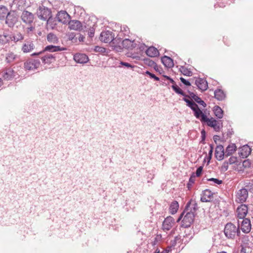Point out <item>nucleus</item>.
<instances>
[{"instance_id": "nucleus-1", "label": "nucleus", "mask_w": 253, "mask_h": 253, "mask_svg": "<svg viewBox=\"0 0 253 253\" xmlns=\"http://www.w3.org/2000/svg\"><path fill=\"white\" fill-rule=\"evenodd\" d=\"M182 100L186 103V105L193 111L194 116L199 119L203 125L206 124L208 126L212 127L215 131H219L222 127V121H217L212 117L208 118L194 101L185 98H183Z\"/></svg>"}, {"instance_id": "nucleus-2", "label": "nucleus", "mask_w": 253, "mask_h": 253, "mask_svg": "<svg viewBox=\"0 0 253 253\" xmlns=\"http://www.w3.org/2000/svg\"><path fill=\"white\" fill-rule=\"evenodd\" d=\"M224 234L228 239H234L236 236H239L240 231L239 226L236 227L234 224L227 223L224 229Z\"/></svg>"}, {"instance_id": "nucleus-3", "label": "nucleus", "mask_w": 253, "mask_h": 253, "mask_svg": "<svg viewBox=\"0 0 253 253\" xmlns=\"http://www.w3.org/2000/svg\"><path fill=\"white\" fill-rule=\"evenodd\" d=\"M56 54H50L45 53L43 51H40L38 52H34L31 54L32 56L39 55L40 58L41 59L42 63L43 64L49 65L52 63L56 61V57L57 55Z\"/></svg>"}, {"instance_id": "nucleus-4", "label": "nucleus", "mask_w": 253, "mask_h": 253, "mask_svg": "<svg viewBox=\"0 0 253 253\" xmlns=\"http://www.w3.org/2000/svg\"><path fill=\"white\" fill-rule=\"evenodd\" d=\"M37 13L39 18L43 20H47L49 23L52 20L51 10L43 5L39 6Z\"/></svg>"}, {"instance_id": "nucleus-5", "label": "nucleus", "mask_w": 253, "mask_h": 253, "mask_svg": "<svg viewBox=\"0 0 253 253\" xmlns=\"http://www.w3.org/2000/svg\"><path fill=\"white\" fill-rule=\"evenodd\" d=\"M5 23L7 26L13 28L18 21V16L14 11H10L6 16Z\"/></svg>"}, {"instance_id": "nucleus-6", "label": "nucleus", "mask_w": 253, "mask_h": 253, "mask_svg": "<svg viewBox=\"0 0 253 253\" xmlns=\"http://www.w3.org/2000/svg\"><path fill=\"white\" fill-rule=\"evenodd\" d=\"M40 64L41 62L39 59L29 58L24 62V67L26 70H33L37 69Z\"/></svg>"}, {"instance_id": "nucleus-7", "label": "nucleus", "mask_w": 253, "mask_h": 253, "mask_svg": "<svg viewBox=\"0 0 253 253\" xmlns=\"http://www.w3.org/2000/svg\"><path fill=\"white\" fill-rule=\"evenodd\" d=\"M194 213L192 211V210L187 212L182 220L181 226L184 228H188L190 227L194 221Z\"/></svg>"}, {"instance_id": "nucleus-8", "label": "nucleus", "mask_w": 253, "mask_h": 253, "mask_svg": "<svg viewBox=\"0 0 253 253\" xmlns=\"http://www.w3.org/2000/svg\"><path fill=\"white\" fill-rule=\"evenodd\" d=\"M248 189L242 188L239 190L236 193V201L238 203H243L245 202L248 197Z\"/></svg>"}, {"instance_id": "nucleus-9", "label": "nucleus", "mask_w": 253, "mask_h": 253, "mask_svg": "<svg viewBox=\"0 0 253 253\" xmlns=\"http://www.w3.org/2000/svg\"><path fill=\"white\" fill-rule=\"evenodd\" d=\"M114 35L110 31H102L100 35V40L105 43H110L113 40Z\"/></svg>"}, {"instance_id": "nucleus-10", "label": "nucleus", "mask_w": 253, "mask_h": 253, "mask_svg": "<svg viewBox=\"0 0 253 253\" xmlns=\"http://www.w3.org/2000/svg\"><path fill=\"white\" fill-rule=\"evenodd\" d=\"M71 18L68 13L64 10H61L57 13L55 18V20L63 24L66 23Z\"/></svg>"}, {"instance_id": "nucleus-11", "label": "nucleus", "mask_w": 253, "mask_h": 253, "mask_svg": "<svg viewBox=\"0 0 253 253\" xmlns=\"http://www.w3.org/2000/svg\"><path fill=\"white\" fill-rule=\"evenodd\" d=\"M21 18L24 23L27 24H31L33 22L34 16L32 13L27 10H24L21 14Z\"/></svg>"}, {"instance_id": "nucleus-12", "label": "nucleus", "mask_w": 253, "mask_h": 253, "mask_svg": "<svg viewBox=\"0 0 253 253\" xmlns=\"http://www.w3.org/2000/svg\"><path fill=\"white\" fill-rule=\"evenodd\" d=\"M198 89L202 92L206 90L208 87V84L207 80L204 78H197L195 82Z\"/></svg>"}, {"instance_id": "nucleus-13", "label": "nucleus", "mask_w": 253, "mask_h": 253, "mask_svg": "<svg viewBox=\"0 0 253 253\" xmlns=\"http://www.w3.org/2000/svg\"><path fill=\"white\" fill-rule=\"evenodd\" d=\"M137 44L135 41H131L128 39H125L122 42V47L127 50H132L137 47Z\"/></svg>"}, {"instance_id": "nucleus-14", "label": "nucleus", "mask_w": 253, "mask_h": 253, "mask_svg": "<svg viewBox=\"0 0 253 253\" xmlns=\"http://www.w3.org/2000/svg\"><path fill=\"white\" fill-rule=\"evenodd\" d=\"M252 150V148L248 145H244L239 148V155L242 158H247L251 154Z\"/></svg>"}, {"instance_id": "nucleus-15", "label": "nucleus", "mask_w": 253, "mask_h": 253, "mask_svg": "<svg viewBox=\"0 0 253 253\" xmlns=\"http://www.w3.org/2000/svg\"><path fill=\"white\" fill-rule=\"evenodd\" d=\"M215 157L218 161H221L225 156L224 147L222 145H217L215 150Z\"/></svg>"}, {"instance_id": "nucleus-16", "label": "nucleus", "mask_w": 253, "mask_h": 253, "mask_svg": "<svg viewBox=\"0 0 253 253\" xmlns=\"http://www.w3.org/2000/svg\"><path fill=\"white\" fill-rule=\"evenodd\" d=\"M74 60L77 63L84 64L88 61L89 59L86 54L77 53L74 55Z\"/></svg>"}, {"instance_id": "nucleus-17", "label": "nucleus", "mask_w": 253, "mask_h": 253, "mask_svg": "<svg viewBox=\"0 0 253 253\" xmlns=\"http://www.w3.org/2000/svg\"><path fill=\"white\" fill-rule=\"evenodd\" d=\"M248 207L245 204H241L238 207L236 212L237 213L238 217L240 219H243L246 216L248 213Z\"/></svg>"}, {"instance_id": "nucleus-18", "label": "nucleus", "mask_w": 253, "mask_h": 253, "mask_svg": "<svg viewBox=\"0 0 253 253\" xmlns=\"http://www.w3.org/2000/svg\"><path fill=\"white\" fill-rule=\"evenodd\" d=\"M69 27L70 29L81 31L83 30V24L79 20H70L69 23Z\"/></svg>"}, {"instance_id": "nucleus-19", "label": "nucleus", "mask_w": 253, "mask_h": 253, "mask_svg": "<svg viewBox=\"0 0 253 253\" xmlns=\"http://www.w3.org/2000/svg\"><path fill=\"white\" fill-rule=\"evenodd\" d=\"M241 222V230L245 233H248L251 230V221L249 218H244Z\"/></svg>"}, {"instance_id": "nucleus-20", "label": "nucleus", "mask_w": 253, "mask_h": 253, "mask_svg": "<svg viewBox=\"0 0 253 253\" xmlns=\"http://www.w3.org/2000/svg\"><path fill=\"white\" fill-rule=\"evenodd\" d=\"M213 193L209 189L203 190L201 194V201L202 202H210L211 198L213 197Z\"/></svg>"}, {"instance_id": "nucleus-21", "label": "nucleus", "mask_w": 253, "mask_h": 253, "mask_svg": "<svg viewBox=\"0 0 253 253\" xmlns=\"http://www.w3.org/2000/svg\"><path fill=\"white\" fill-rule=\"evenodd\" d=\"M174 222V218L170 216H168L165 219L163 222V228L164 230H169L173 226Z\"/></svg>"}, {"instance_id": "nucleus-22", "label": "nucleus", "mask_w": 253, "mask_h": 253, "mask_svg": "<svg viewBox=\"0 0 253 253\" xmlns=\"http://www.w3.org/2000/svg\"><path fill=\"white\" fill-rule=\"evenodd\" d=\"M189 95H188L187 97H189L194 100L196 103H198L200 105L202 106L204 108L207 106L206 103L202 99L199 97L197 95L195 94L193 92H192L189 90H187Z\"/></svg>"}, {"instance_id": "nucleus-23", "label": "nucleus", "mask_w": 253, "mask_h": 253, "mask_svg": "<svg viewBox=\"0 0 253 253\" xmlns=\"http://www.w3.org/2000/svg\"><path fill=\"white\" fill-rule=\"evenodd\" d=\"M16 76V72L11 68L5 69L3 74L4 80L8 81L13 79Z\"/></svg>"}, {"instance_id": "nucleus-24", "label": "nucleus", "mask_w": 253, "mask_h": 253, "mask_svg": "<svg viewBox=\"0 0 253 253\" xmlns=\"http://www.w3.org/2000/svg\"><path fill=\"white\" fill-rule=\"evenodd\" d=\"M161 62L165 67L168 68H171L174 66L172 59L166 55H164L161 57Z\"/></svg>"}, {"instance_id": "nucleus-25", "label": "nucleus", "mask_w": 253, "mask_h": 253, "mask_svg": "<svg viewBox=\"0 0 253 253\" xmlns=\"http://www.w3.org/2000/svg\"><path fill=\"white\" fill-rule=\"evenodd\" d=\"M66 49V48L60 47V46L53 45H48L46 46L43 50L42 51H43L45 52L46 51H49L50 52H56V51H64Z\"/></svg>"}, {"instance_id": "nucleus-26", "label": "nucleus", "mask_w": 253, "mask_h": 253, "mask_svg": "<svg viewBox=\"0 0 253 253\" xmlns=\"http://www.w3.org/2000/svg\"><path fill=\"white\" fill-rule=\"evenodd\" d=\"M35 48V45L33 42L31 41H25V43L23 44L22 50L24 53H27L31 51Z\"/></svg>"}, {"instance_id": "nucleus-27", "label": "nucleus", "mask_w": 253, "mask_h": 253, "mask_svg": "<svg viewBox=\"0 0 253 253\" xmlns=\"http://www.w3.org/2000/svg\"><path fill=\"white\" fill-rule=\"evenodd\" d=\"M123 40L120 37H117L115 38L113 37V40L112 41V44L114 47V49L116 50H120L122 49V42Z\"/></svg>"}, {"instance_id": "nucleus-28", "label": "nucleus", "mask_w": 253, "mask_h": 253, "mask_svg": "<svg viewBox=\"0 0 253 253\" xmlns=\"http://www.w3.org/2000/svg\"><path fill=\"white\" fill-rule=\"evenodd\" d=\"M145 53L148 56L150 57H157L159 55L158 50L153 46L148 47L145 50Z\"/></svg>"}, {"instance_id": "nucleus-29", "label": "nucleus", "mask_w": 253, "mask_h": 253, "mask_svg": "<svg viewBox=\"0 0 253 253\" xmlns=\"http://www.w3.org/2000/svg\"><path fill=\"white\" fill-rule=\"evenodd\" d=\"M214 96L218 101H222L226 98V94L221 89H217L214 91Z\"/></svg>"}, {"instance_id": "nucleus-30", "label": "nucleus", "mask_w": 253, "mask_h": 253, "mask_svg": "<svg viewBox=\"0 0 253 253\" xmlns=\"http://www.w3.org/2000/svg\"><path fill=\"white\" fill-rule=\"evenodd\" d=\"M237 149V147L236 144L234 143H232L231 144L229 145L226 148L225 153V157H227L230 155H231Z\"/></svg>"}, {"instance_id": "nucleus-31", "label": "nucleus", "mask_w": 253, "mask_h": 253, "mask_svg": "<svg viewBox=\"0 0 253 253\" xmlns=\"http://www.w3.org/2000/svg\"><path fill=\"white\" fill-rule=\"evenodd\" d=\"M212 111L214 115L217 119H222L223 117V111L218 106H214L213 108Z\"/></svg>"}, {"instance_id": "nucleus-32", "label": "nucleus", "mask_w": 253, "mask_h": 253, "mask_svg": "<svg viewBox=\"0 0 253 253\" xmlns=\"http://www.w3.org/2000/svg\"><path fill=\"white\" fill-rule=\"evenodd\" d=\"M192 206V208L191 210L194 213L198 209V204L195 201H193L191 199L188 203L186 204V205L185 208V210H188L189 207L190 206Z\"/></svg>"}, {"instance_id": "nucleus-33", "label": "nucleus", "mask_w": 253, "mask_h": 253, "mask_svg": "<svg viewBox=\"0 0 253 253\" xmlns=\"http://www.w3.org/2000/svg\"><path fill=\"white\" fill-rule=\"evenodd\" d=\"M179 208L178 203L176 201H173L169 206V211L171 214H175Z\"/></svg>"}, {"instance_id": "nucleus-34", "label": "nucleus", "mask_w": 253, "mask_h": 253, "mask_svg": "<svg viewBox=\"0 0 253 253\" xmlns=\"http://www.w3.org/2000/svg\"><path fill=\"white\" fill-rule=\"evenodd\" d=\"M9 38H10V41L11 40L14 41V42H17L18 41L23 40L24 39V36L20 33L17 32L12 36L9 35Z\"/></svg>"}, {"instance_id": "nucleus-35", "label": "nucleus", "mask_w": 253, "mask_h": 253, "mask_svg": "<svg viewBox=\"0 0 253 253\" xmlns=\"http://www.w3.org/2000/svg\"><path fill=\"white\" fill-rule=\"evenodd\" d=\"M9 12L6 6L0 5V20H4Z\"/></svg>"}, {"instance_id": "nucleus-36", "label": "nucleus", "mask_w": 253, "mask_h": 253, "mask_svg": "<svg viewBox=\"0 0 253 253\" xmlns=\"http://www.w3.org/2000/svg\"><path fill=\"white\" fill-rule=\"evenodd\" d=\"M171 88L175 93H176L178 94L181 95L182 96L184 97V98L187 99L186 97H188V95H186L185 93L176 84H174V85H172Z\"/></svg>"}, {"instance_id": "nucleus-37", "label": "nucleus", "mask_w": 253, "mask_h": 253, "mask_svg": "<svg viewBox=\"0 0 253 253\" xmlns=\"http://www.w3.org/2000/svg\"><path fill=\"white\" fill-rule=\"evenodd\" d=\"M47 40L48 42L54 44L58 43V39L57 36L53 33H50L47 36Z\"/></svg>"}, {"instance_id": "nucleus-38", "label": "nucleus", "mask_w": 253, "mask_h": 253, "mask_svg": "<svg viewBox=\"0 0 253 253\" xmlns=\"http://www.w3.org/2000/svg\"><path fill=\"white\" fill-rule=\"evenodd\" d=\"M10 41L9 35L7 33H3L2 35H0V45H3L8 43Z\"/></svg>"}, {"instance_id": "nucleus-39", "label": "nucleus", "mask_w": 253, "mask_h": 253, "mask_svg": "<svg viewBox=\"0 0 253 253\" xmlns=\"http://www.w3.org/2000/svg\"><path fill=\"white\" fill-rule=\"evenodd\" d=\"M17 56L12 52H9L6 54V61L10 63L15 61Z\"/></svg>"}, {"instance_id": "nucleus-40", "label": "nucleus", "mask_w": 253, "mask_h": 253, "mask_svg": "<svg viewBox=\"0 0 253 253\" xmlns=\"http://www.w3.org/2000/svg\"><path fill=\"white\" fill-rule=\"evenodd\" d=\"M179 71L184 76L191 77L192 76V72L190 70V69H187L184 66H181Z\"/></svg>"}, {"instance_id": "nucleus-41", "label": "nucleus", "mask_w": 253, "mask_h": 253, "mask_svg": "<svg viewBox=\"0 0 253 253\" xmlns=\"http://www.w3.org/2000/svg\"><path fill=\"white\" fill-rule=\"evenodd\" d=\"M195 177V172H193L189 178L188 182L187 183V188L189 190L191 189L192 184L194 183Z\"/></svg>"}, {"instance_id": "nucleus-42", "label": "nucleus", "mask_w": 253, "mask_h": 253, "mask_svg": "<svg viewBox=\"0 0 253 253\" xmlns=\"http://www.w3.org/2000/svg\"><path fill=\"white\" fill-rule=\"evenodd\" d=\"M228 164L229 165H232L233 164H236L237 166H239L241 162H240L238 160V158L237 157L231 156L230 158L227 160Z\"/></svg>"}, {"instance_id": "nucleus-43", "label": "nucleus", "mask_w": 253, "mask_h": 253, "mask_svg": "<svg viewBox=\"0 0 253 253\" xmlns=\"http://www.w3.org/2000/svg\"><path fill=\"white\" fill-rule=\"evenodd\" d=\"M144 62L148 66L153 67L155 66V65L156 64V62H155L154 61L152 60L150 58H147L144 59Z\"/></svg>"}, {"instance_id": "nucleus-44", "label": "nucleus", "mask_w": 253, "mask_h": 253, "mask_svg": "<svg viewBox=\"0 0 253 253\" xmlns=\"http://www.w3.org/2000/svg\"><path fill=\"white\" fill-rule=\"evenodd\" d=\"M144 75H148L151 79H153L154 80L158 81L160 80V79L159 77H157L155 74L151 73L149 71H146Z\"/></svg>"}, {"instance_id": "nucleus-45", "label": "nucleus", "mask_w": 253, "mask_h": 253, "mask_svg": "<svg viewBox=\"0 0 253 253\" xmlns=\"http://www.w3.org/2000/svg\"><path fill=\"white\" fill-rule=\"evenodd\" d=\"M121 34H123L125 36H128L129 33V28L126 26L121 27Z\"/></svg>"}, {"instance_id": "nucleus-46", "label": "nucleus", "mask_w": 253, "mask_h": 253, "mask_svg": "<svg viewBox=\"0 0 253 253\" xmlns=\"http://www.w3.org/2000/svg\"><path fill=\"white\" fill-rule=\"evenodd\" d=\"M94 51L97 52L105 53L106 51V49L104 47L99 46H96L94 48Z\"/></svg>"}, {"instance_id": "nucleus-47", "label": "nucleus", "mask_w": 253, "mask_h": 253, "mask_svg": "<svg viewBox=\"0 0 253 253\" xmlns=\"http://www.w3.org/2000/svg\"><path fill=\"white\" fill-rule=\"evenodd\" d=\"M207 181L213 182L215 184H217L218 185L221 184L223 183L222 180L214 178L207 179Z\"/></svg>"}, {"instance_id": "nucleus-48", "label": "nucleus", "mask_w": 253, "mask_h": 253, "mask_svg": "<svg viewBox=\"0 0 253 253\" xmlns=\"http://www.w3.org/2000/svg\"><path fill=\"white\" fill-rule=\"evenodd\" d=\"M229 165V164H228V161H225L221 167V170L224 172L227 171L228 169Z\"/></svg>"}, {"instance_id": "nucleus-49", "label": "nucleus", "mask_w": 253, "mask_h": 253, "mask_svg": "<svg viewBox=\"0 0 253 253\" xmlns=\"http://www.w3.org/2000/svg\"><path fill=\"white\" fill-rule=\"evenodd\" d=\"M246 188L248 189V191H250L251 193H253V184L251 182L246 183L245 184Z\"/></svg>"}, {"instance_id": "nucleus-50", "label": "nucleus", "mask_w": 253, "mask_h": 253, "mask_svg": "<svg viewBox=\"0 0 253 253\" xmlns=\"http://www.w3.org/2000/svg\"><path fill=\"white\" fill-rule=\"evenodd\" d=\"M178 239V237L176 236L174 238V240H171L170 245L168 246V248H174V247L176 246L177 240Z\"/></svg>"}, {"instance_id": "nucleus-51", "label": "nucleus", "mask_w": 253, "mask_h": 253, "mask_svg": "<svg viewBox=\"0 0 253 253\" xmlns=\"http://www.w3.org/2000/svg\"><path fill=\"white\" fill-rule=\"evenodd\" d=\"M201 140L200 143L204 144L205 143V139L206 137V132L205 129H202L201 131Z\"/></svg>"}, {"instance_id": "nucleus-52", "label": "nucleus", "mask_w": 253, "mask_h": 253, "mask_svg": "<svg viewBox=\"0 0 253 253\" xmlns=\"http://www.w3.org/2000/svg\"><path fill=\"white\" fill-rule=\"evenodd\" d=\"M137 49H139V51L143 52L144 50H146L145 48H146V45L143 43H139L137 45Z\"/></svg>"}, {"instance_id": "nucleus-53", "label": "nucleus", "mask_w": 253, "mask_h": 253, "mask_svg": "<svg viewBox=\"0 0 253 253\" xmlns=\"http://www.w3.org/2000/svg\"><path fill=\"white\" fill-rule=\"evenodd\" d=\"M251 163L249 160H245L242 162V166L245 168H249L251 167Z\"/></svg>"}, {"instance_id": "nucleus-54", "label": "nucleus", "mask_w": 253, "mask_h": 253, "mask_svg": "<svg viewBox=\"0 0 253 253\" xmlns=\"http://www.w3.org/2000/svg\"><path fill=\"white\" fill-rule=\"evenodd\" d=\"M180 80L181 82L183 84H184L185 86H191V85L190 82L189 81L185 79L183 77H180Z\"/></svg>"}, {"instance_id": "nucleus-55", "label": "nucleus", "mask_w": 253, "mask_h": 253, "mask_svg": "<svg viewBox=\"0 0 253 253\" xmlns=\"http://www.w3.org/2000/svg\"><path fill=\"white\" fill-rule=\"evenodd\" d=\"M203 167L202 166H200L197 168L195 173L196 176L199 177L201 175L203 171Z\"/></svg>"}, {"instance_id": "nucleus-56", "label": "nucleus", "mask_w": 253, "mask_h": 253, "mask_svg": "<svg viewBox=\"0 0 253 253\" xmlns=\"http://www.w3.org/2000/svg\"><path fill=\"white\" fill-rule=\"evenodd\" d=\"M120 64L126 67L127 68H133L134 67V66L132 65V64L123 61H121L120 62Z\"/></svg>"}, {"instance_id": "nucleus-57", "label": "nucleus", "mask_w": 253, "mask_h": 253, "mask_svg": "<svg viewBox=\"0 0 253 253\" xmlns=\"http://www.w3.org/2000/svg\"><path fill=\"white\" fill-rule=\"evenodd\" d=\"M76 36V34L74 32L69 33L68 34H67V39L71 41Z\"/></svg>"}, {"instance_id": "nucleus-58", "label": "nucleus", "mask_w": 253, "mask_h": 253, "mask_svg": "<svg viewBox=\"0 0 253 253\" xmlns=\"http://www.w3.org/2000/svg\"><path fill=\"white\" fill-rule=\"evenodd\" d=\"M94 32H95L94 28L93 27H90L89 30L88 32V35L90 38H92V37H94Z\"/></svg>"}, {"instance_id": "nucleus-59", "label": "nucleus", "mask_w": 253, "mask_h": 253, "mask_svg": "<svg viewBox=\"0 0 253 253\" xmlns=\"http://www.w3.org/2000/svg\"><path fill=\"white\" fill-rule=\"evenodd\" d=\"M212 153H213V151L211 150H209V153H208V155L207 156V161H208V164H209L210 163V161H211V160L212 158Z\"/></svg>"}, {"instance_id": "nucleus-60", "label": "nucleus", "mask_w": 253, "mask_h": 253, "mask_svg": "<svg viewBox=\"0 0 253 253\" xmlns=\"http://www.w3.org/2000/svg\"><path fill=\"white\" fill-rule=\"evenodd\" d=\"M153 68L156 72H159L160 74H161V72L163 71L162 68H161V70L159 69L157 64L155 65V66L153 67Z\"/></svg>"}, {"instance_id": "nucleus-61", "label": "nucleus", "mask_w": 253, "mask_h": 253, "mask_svg": "<svg viewBox=\"0 0 253 253\" xmlns=\"http://www.w3.org/2000/svg\"><path fill=\"white\" fill-rule=\"evenodd\" d=\"M233 129L232 128H229L228 129V130L227 132V135L229 137H231V136H232V135L233 134Z\"/></svg>"}, {"instance_id": "nucleus-62", "label": "nucleus", "mask_w": 253, "mask_h": 253, "mask_svg": "<svg viewBox=\"0 0 253 253\" xmlns=\"http://www.w3.org/2000/svg\"><path fill=\"white\" fill-rule=\"evenodd\" d=\"M247 248L248 249H249V247H247L246 245L245 247L242 246L240 253H246Z\"/></svg>"}, {"instance_id": "nucleus-63", "label": "nucleus", "mask_w": 253, "mask_h": 253, "mask_svg": "<svg viewBox=\"0 0 253 253\" xmlns=\"http://www.w3.org/2000/svg\"><path fill=\"white\" fill-rule=\"evenodd\" d=\"M78 35H79V37L78 38V41L79 42H83L84 41V37L83 35H82L80 34H78Z\"/></svg>"}, {"instance_id": "nucleus-64", "label": "nucleus", "mask_w": 253, "mask_h": 253, "mask_svg": "<svg viewBox=\"0 0 253 253\" xmlns=\"http://www.w3.org/2000/svg\"><path fill=\"white\" fill-rule=\"evenodd\" d=\"M73 43H77L78 42V38L76 37H75L74 38V39L71 41Z\"/></svg>"}]
</instances>
